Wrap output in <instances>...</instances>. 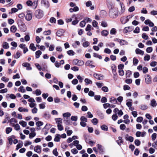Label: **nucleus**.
<instances>
[{
  "instance_id": "c9c22d12",
  "label": "nucleus",
  "mask_w": 157,
  "mask_h": 157,
  "mask_svg": "<svg viewBox=\"0 0 157 157\" xmlns=\"http://www.w3.org/2000/svg\"><path fill=\"white\" fill-rule=\"evenodd\" d=\"M12 128L10 127H8L6 129V133L7 134H9L12 131Z\"/></svg>"
},
{
  "instance_id": "4468645a",
  "label": "nucleus",
  "mask_w": 157,
  "mask_h": 157,
  "mask_svg": "<svg viewBox=\"0 0 157 157\" xmlns=\"http://www.w3.org/2000/svg\"><path fill=\"white\" fill-rule=\"evenodd\" d=\"M118 140H116V142L117 144L119 145H121V143H122L123 142V141L122 140V137L121 136L118 137Z\"/></svg>"
},
{
  "instance_id": "9b49d317",
  "label": "nucleus",
  "mask_w": 157,
  "mask_h": 157,
  "mask_svg": "<svg viewBox=\"0 0 157 157\" xmlns=\"http://www.w3.org/2000/svg\"><path fill=\"white\" fill-rule=\"evenodd\" d=\"M64 31L63 29H60L57 31L56 33V35L57 36L60 37L63 35Z\"/></svg>"
},
{
  "instance_id": "37998d69",
  "label": "nucleus",
  "mask_w": 157,
  "mask_h": 157,
  "mask_svg": "<svg viewBox=\"0 0 157 157\" xmlns=\"http://www.w3.org/2000/svg\"><path fill=\"white\" fill-rule=\"evenodd\" d=\"M153 49L151 47H149L147 48L146 50V51L147 52L150 53L152 51Z\"/></svg>"
},
{
  "instance_id": "338daca9",
  "label": "nucleus",
  "mask_w": 157,
  "mask_h": 157,
  "mask_svg": "<svg viewBox=\"0 0 157 157\" xmlns=\"http://www.w3.org/2000/svg\"><path fill=\"white\" fill-rule=\"evenodd\" d=\"M45 102H43L42 104H40L39 105V107L40 109H44L45 107Z\"/></svg>"
},
{
  "instance_id": "69168bd1",
  "label": "nucleus",
  "mask_w": 157,
  "mask_h": 157,
  "mask_svg": "<svg viewBox=\"0 0 157 157\" xmlns=\"http://www.w3.org/2000/svg\"><path fill=\"white\" fill-rule=\"evenodd\" d=\"M36 135V133H31L29 134V138L31 139L34 137Z\"/></svg>"
},
{
  "instance_id": "e433bc0d",
  "label": "nucleus",
  "mask_w": 157,
  "mask_h": 157,
  "mask_svg": "<svg viewBox=\"0 0 157 157\" xmlns=\"http://www.w3.org/2000/svg\"><path fill=\"white\" fill-rule=\"evenodd\" d=\"M118 118V117L117 116V113L113 114L112 116V119L114 121L117 120Z\"/></svg>"
},
{
  "instance_id": "6ab92c4d",
  "label": "nucleus",
  "mask_w": 157,
  "mask_h": 157,
  "mask_svg": "<svg viewBox=\"0 0 157 157\" xmlns=\"http://www.w3.org/2000/svg\"><path fill=\"white\" fill-rule=\"evenodd\" d=\"M101 34L103 36H106L109 34V32L106 30H103L102 31Z\"/></svg>"
},
{
  "instance_id": "603ef678",
  "label": "nucleus",
  "mask_w": 157,
  "mask_h": 157,
  "mask_svg": "<svg viewBox=\"0 0 157 157\" xmlns=\"http://www.w3.org/2000/svg\"><path fill=\"white\" fill-rule=\"evenodd\" d=\"M91 26L90 25H88L86 27V31H90L91 30Z\"/></svg>"
},
{
  "instance_id": "f3484780",
  "label": "nucleus",
  "mask_w": 157,
  "mask_h": 157,
  "mask_svg": "<svg viewBox=\"0 0 157 157\" xmlns=\"http://www.w3.org/2000/svg\"><path fill=\"white\" fill-rule=\"evenodd\" d=\"M29 48L34 51H36V48L34 46V44L33 43H31L30 44Z\"/></svg>"
},
{
  "instance_id": "3c124183",
  "label": "nucleus",
  "mask_w": 157,
  "mask_h": 157,
  "mask_svg": "<svg viewBox=\"0 0 157 157\" xmlns=\"http://www.w3.org/2000/svg\"><path fill=\"white\" fill-rule=\"evenodd\" d=\"M71 114L68 112L65 113L63 114V116L64 117H69L71 116Z\"/></svg>"
},
{
  "instance_id": "5701e85b",
  "label": "nucleus",
  "mask_w": 157,
  "mask_h": 157,
  "mask_svg": "<svg viewBox=\"0 0 157 157\" xmlns=\"http://www.w3.org/2000/svg\"><path fill=\"white\" fill-rule=\"evenodd\" d=\"M110 101L112 103L114 104L116 103L117 102L116 98H114L113 97H112L110 98Z\"/></svg>"
},
{
  "instance_id": "6e6d98bb",
  "label": "nucleus",
  "mask_w": 157,
  "mask_h": 157,
  "mask_svg": "<svg viewBox=\"0 0 157 157\" xmlns=\"http://www.w3.org/2000/svg\"><path fill=\"white\" fill-rule=\"evenodd\" d=\"M142 70L144 74H146L148 72V69L146 67H144Z\"/></svg>"
},
{
  "instance_id": "c756f323",
  "label": "nucleus",
  "mask_w": 157,
  "mask_h": 157,
  "mask_svg": "<svg viewBox=\"0 0 157 157\" xmlns=\"http://www.w3.org/2000/svg\"><path fill=\"white\" fill-rule=\"evenodd\" d=\"M91 122L94 125H96L98 123V119L96 118H94L91 120Z\"/></svg>"
},
{
  "instance_id": "f8f14e48",
  "label": "nucleus",
  "mask_w": 157,
  "mask_h": 157,
  "mask_svg": "<svg viewBox=\"0 0 157 157\" xmlns=\"http://www.w3.org/2000/svg\"><path fill=\"white\" fill-rule=\"evenodd\" d=\"M136 53V54H140L142 56L144 55V52L139 48H136L135 51Z\"/></svg>"
},
{
  "instance_id": "cd10ccee",
  "label": "nucleus",
  "mask_w": 157,
  "mask_h": 157,
  "mask_svg": "<svg viewBox=\"0 0 157 157\" xmlns=\"http://www.w3.org/2000/svg\"><path fill=\"white\" fill-rule=\"evenodd\" d=\"M101 128L102 130L104 131H107L108 130V127L105 124L101 125Z\"/></svg>"
},
{
  "instance_id": "a878e982",
  "label": "nucleus",
  "mask_w": 157,
  "mask_h": 157,
  "mask_svg": "<svg viewBox=\"0 0 157 157\" xmlns=\"http://www.w3.org/2000/svg\"><path fill=\"white\" fill-rule=\"evenodd\" d=\"M120 44L121 45L127 44L128 42L124 40H120Z\"/></svg>"
},
{
  "instance_id": "4be33fe9",
  "label": "nucleus",
  "mask_w": 157,
  "mask_h": 157,
  "mask_svg": "<svg viewBox=\"0 0 157 157\" xmlns=\"http://www.w3.org/2000/svg\"><path fill=\"white\" fill-rule=\"evenodd\" d=\"M55 120L57 125L59 124H61L62 123V119L60 118H56Z\"/></svg>"
},
{
  "instance_id": "7c9ffc66",
  "label": "nucleus",
  "mask_w": 157,
  "mask_h": 157,
  "mask_svg": "<svg viewBox=\"0 0 157 157\" xmlns=\"http://www.w3.org/2000/svg\"><path fill=\"white\" fill-rule=\"evenodd\" d=\"M19 124L21 125L23 127H25L26 126L27 123L25 121H20L19 123Z\"/></svg>"
},
{
  "instance_id": "a19ab883",
  "label": "nucleus",
  "mask_w": 157,
  "mask_h": 157,
  "mask_svg": "<svg viewBox=\"0 0 157 157\" xmlns=\"http://www.w3.org/2000/svg\"><path fill=\"white\" fill-rule=\"evenodd\" d=\"M51 32L50 30H49L47 31H44L43 32V34L45 35H48L51 33Z\"/></svg>"
},
{
  "instance_id": "473e14b6",
  "label": "nucleus",
  "mask_w": 157,
  "mask_h": 157,
  "mask_svg": "<svg viewBox=\"0 0 157 157\" xmlns=\"http://www.w3.org/2000/svg\"><path fill=\"white\" fill-rule=\"evenodd\" d=\"M84 81L87 84H91L92 83V81L91 80L87 78H85V79Z\"/></svg>"
},
{
  "instance_id": "09e8293b",
  "label": "nucleus",
  "mask_w": 157,
  "mask_h": 157,
  "mask_svg": "<svg viewBox=\"0 0 157 157\" xmlns=\"http://www.w3.org/2000/svg\"><path fill=\"white\" fill-rule=\"evenodd\" d=\"M35 93L36 95L38 96L40 95L41 94V92L40 90L37 89L36 90Z\"/></svg>"
},
{
  "instance_id": "bf43d9fd",
  "label": "nucleus",
  "mask_w": 157,
  "mask_h": 157,
  "mask_svg": "<svg viewBox=\"0 0 157 157\" xmlns=\"http://www.w3.org/2000/svg\"><path fill=\"white\" fill-rule=\"evenodd\" d=\"M18 10L16 8H12L11 9V12H10L9 13L10 14V13H13L16 12L18 11Z\"/></svg>"
},
{
  "instance_id": "dca6fc26",
  "label": "nucleus",
  "mask_w": 157,
  "mask_h": 157,
  "mask_svg": "<svg viewBox=\"0 0 157 157\" xmlns=\"http://www.w3.org/2000/svg\"><path fill=\"white\" fill-rule=\"evenodd\" d=\"M50 117V115L48 112L45 113L43 117L47 119H49Z\"/></svg>"
},
{
  "instance_id": "8fccbe9b",
  "label": "nucleus",
  "mask_w": 157,
  "mask_h": 157,
  "mask_svg": "<svg viewBox=\"0 0 157 157\" xmlns=\"http://www.w3.org/2000/svg\"><path fill=\"white\" fill-rule=\"evenodd\" d=\"M150 65L151 67H155L157 65V62L155 61L151 62L150 63Z\"/></svg>"
},
{
  "instance_id": "f03ea898",
  "label": "nucleus",
  "mask_w": 157,
  "mask_h": 157,
  "mask_svg": "<svg viewBox=\"0 0 157 157\" xmlns=\"http://www.w3.org/2000/svg\"><path fill=\"white\" fill-rule=\"evenodd\" d=\"M35 15L37 18H40L43 16V12L40 10H38L36 11Z\"/></svg>"
},
{
  "instance_id": "bb28decb",
  "label": "nucleus",
  "mask_w": 157,
  "mask_h": 157,
  "mask_svg": "<svg viewBox=\"0 0 157 157\" xmlns=\"http://www.w3.org/2000/svg\"><path fill=\"white\" fill-rule=\"evenodd\" d=\"M132 30L131 29H130V27H127L124 28V31L125 33H126L128 32H130Z\"/></svg>"
},
{
  "instance_id": "774afa93",
  "label": "nucleus",
  "mask_w": 157,
  "mask_h": 157,
  "mask_svg": "<svg viewBox=\"0 0 157 157\" xmlns=\"http://www.w3.org/2000/svg\"><path fill=\"white\" fill-rule=\"evenodd\" d=\"M101 90L105 92H107L108 91V89L106 86H103L102 87Z\"/></svg>"
},
{
  "instance_id": "393cba45",
  "label": "nucleus",
  "mask_w": 157,
  "mask_h": 157,
  "mask_svg": "<svg viewBox=\"0 0 157 157\" xmlns=\"http://www.w3.org/2000/svg\"><path fill=\"white\" fill-rule=\"evenodd\" d=\"M3 47L5 49H8L9 48L8 43L6 42L3 43Z\"/></svg>"
},
{
  "instance_id": "5fc2aeb1",
  "label": "nucleus",
  "mask_w": 157,
  "mask_h": 157,
  "mask_svg": "<svg viewBox=\"0 0 157 157\" xmlns=\"http://www.w3.org/2000/svg\"><path fill=\"white\" fill-rule=\"evenodd\" d=\"M90 44L89 43L88 41H86L83 43L82 45L83 47H87L89 46Z\"/></svg>"
},
{
  "instance_id": "a18cd8bd",
  "label": "nucleus",
  "mask_w": 157,
  "mask_h": 157,
  "mask_svg": "<svg viewBox=\"0 0 157 157\" xmlns=\"http://www.w3.org/2000/svg\"><path fill=\"white\" fill-rule=\"evenodd\" d=\"M134 143L137 146H139L140 144V141L139 140H135Z\"/></svg>"
},
{
  "instance_id": "e2e57ef3",
  "label": "nucleus",
  "mask_w": 157,
  "mask_h": 157,
  "mask_svg": "<svg viewBox=\"0 0 157 157\" xmlns=\"http://www.w3.org/2000/svg\"><path fill=\"white\" fill-rule=\"evenodd\" d=\"M86 25V22L85 21H81L80 23V26L82 27L85 26Z\"/></svg>"
},
{
  "instance_id": "4c0bfd02",
  "label": "nucleus",
  "mask_w": 157,
  "mask_h": 157,
  "mask_svg": "<svg viewBox=\"0 0 157 157\" xmlns=\"http://www.w3.org/2000/svg\"><path fill=\"white\" fill-rule=\"evenodd\" d=\"M92 25L94 27L98 28V22L95 20H94L92 22Z\"/></svg>"
},
{
  "instance_id": "9d476101",
  "label": "nucleus",
  "mask_w": 157,
  "mask_h": 157,
  "mask_svg": "<svg viewBox=\"0 0 157 157\" xmlns=\"http://www.w3.org/2000/svg\"><path fill=\"white\" fill-rule=\"evenodd\" d=\"M20 29L23 32H24L26 31V27L25 23L23 22L22 23L21 26L20 27Z\"/></svg>"
},
{
  "instance_id": "c03bdc74",
  "label": "nucleus",
  "mask_w": 157,
  "mask_h": 157,
  "mask_svg": "<svg viewBox=\"0 0 157 157\" xmlns=\"http://www.w3.org/2000/svg\"><path fill=\"white\" fill-rule=\"evenodd\" d=\"M142 37L145 40H147L148 38V36L146 35L145 33H143L142 34Z\"/></svg>"
},
{
  "instance_id": "423d86ee",
  "label": "nucleus",
  "mask_w": 157,
  "mask_h": 157,
  "mask_svg": "<svg viewBox=\"0 0 157 157\" xmlns=\"http://www.w3.org/2000/svg\"><path fill=\"white\" fill-rule=\"evenodd\" d=\"M93 76L95 78L98 80L103 79L104 78V76L103 75L97 73L94 74H93Z\"/></svg>"
},
{
  "instance_id": "79ce46f5",
  "label": "nucleus",
  "mask_w": 157,
  "mask_h": 157,
  "mask_svg": "<svg viewBox=\"0 0 157 157\" xmlns=\"http://www.w3.org/2000/svg\"><path fill=\"white\" fill-rule=\"evenodd\" d=\"M52 153L55 156H57L58 155V152L57 151V149L56 148H55L53 150Z\"/></svg>"
},
{
  "instance_id": "a211bd4d",
  "label": "nucleus",
  "mask_w": 157,
  "mask_h": 157,
  "mask_svg": "<svg viewBox=\"0 0 157 157\" xmlns=\"http://www.w3.org/2000/svg\"><path fill=\"white\" fill-rule=\"evenodd\" d=\"M42 52L40 50H38L35 52L36 57V58H39Z\"/></svg>"
},
{
  "instance_id": "1a4fd4ad",
  "label": "nucleus",
  "mask_w": 157,
  "mask_h": 157,
  "mask_svg": "<svg viewBox=\"0 0 157 157\" xmlns=\"http://www.w3.org/2000/svg\"><path fill=\"white\" fill-rule=\"evenodd\" d=\"M125 139L126 140H128L130 142H132L133 141L134 138L132 136H128V134L125 135Z\"/></svg>"
},
{
  "instance_id": "39448f33",
  "label": "nucleus",
  "mask_w": 157,
  "mask_h": 157,
  "mask_svg": "<svg viewBox=\"0 0 157 157\" xmlns=\"http://www.w3.org/2000/svg\"><path fill=\"white\" fill-rule=\"evenodd\" d=\"M145 82L147 84H150L151 82V78L148 75H145Z\"/></svg>"
},
{
  "instance_id": "ea45409f",
  "label": "nucleus",
  "mask_w": 157,
  "mask_h": 157,
  "mask_svg": "<svg viewBox=\"0 0 157 157\" xmlns=\"http://www.w3.org/2000/svg\"><path fill=\"white\" fill-rule=\"evenodd\" d=\"M110 33L111 35H115L116 33V29L115 28H112L111 30Z\"/></svg>"
},
{
  "instance_id": "49530a36",
  "label": "nucleus",
  "mask_w": 157,
  "mask_h": 157,
  "mask_svg": "<svg viewBox=\"0 0 157 157\" xmlns=\"http://www.w3.org/2000/svg\"><path fill=\"white\" fill-rule=\"evenodd\" d=\"M36 124L37 127H39L42 125L43 124V123L41 121H38L36 123Z\"/></svg>"
},
{
  "instance_id": "6e6552de",
  "label": "nucleus",
  "mask_w": 157,
  "mask_h": 157,
  "mask_svg": "<svg viewBox=\"0 0 157 157\" xmlns=\"http://www.w3.org/2000/svg\"><path fill=\"white\" fill-rule=\"evenodd\" d=\"M41 146L37 145L35 146L34 148V151L38 153H40L41 152Z\"/></svg>"
},
{
  "instance_id": "2f4dec72",
  "label": "nucleus",
  "mask_w": 157,
  "mask_h": 157,
  "mask_svg": "<svg viewBox=\"0 0 157 157\" xmlns=\"http://www.w3.org/2000/svg\"><path fill=\"white\" fill-rule=\"evenodd\" d=\"M147 108V106L145 105H140V109L142 110H145Z\"/></svg>"
},
{
  "instance_id": "680f3d73",
  "label": "nucleus",
  "mask_w": 157,
  "mask_h": 157,
  "mask_svg": "<svg viewBox=\"0 0 157 157\" xmlns=\"http://www.w3.org/2000/svg\"><path fill=\"white\" fill-rule=\"evenodd\" d=\"M104 52L105 53H106L110 54L111 52V51L110 49L108 48H106L104 49Z\"/></svg>"
},
{
  "instance_id": "de8ad7c7",
  "label": "nucleus",
  "mask_w": 157,
  "mask_h": 157,
  "mask_svg": "<svg viewBox=\"0 0 157 157\" xmlns=\"http://www.w3.org/2000/svg\"><path fill=\"white\" fill-rule=\"evenodd\" d=\"M56 21V19L54 17H51L50 19V22L51 23H55Z\"/></svg>"
},
{
  "instance_id": "f257e3e1",
  "label": "nucleus",
  "mask_w": 157,
  "mask_h": 157,
  "mask_svg": "<svg viewBox=\"0 0 157 157\" xmlns=\"http://www.w3.org/2000/svg\"><path fill=\"white\" fill-rule=\"evenodd\" d=\"M10 122L12 125V126L14 127L15 130L17 131L20 129V126L18 124H17L15 125L14 123H13V122H15V123L17 122V121L14 118H11L10 120Z\"/></svg>"
},
{
  "instance_id": "20e7f679",
  "label": "nucleus",
  "mask_w": 157,
  "mask_h": 157,
  "mask_svg": "<svg viewBox=\"0 0 157 157\" xmlns=\"http://www.w3.org/2000/svg\"><path fill=\"white\" fill-rule=\"evenodd\" d=\"M41 6L45 8H48L49 6L48 2L47 0H42L41 2Z\"/></svg>"
},
{
  "instance_id": "b1692460",
  "label": "nucleus",
  "mask_w": 157,
  "mask_h": 157,
  "mask_svg": "<svg viewBox=\"0 0 157 157\" xmlns=\"http://www.w3.org/2000/svg\"><path fill=\"white\" fill-rule=\"evenodd\" d=\"M18 110L20 112H28V110L27 109L25 108H23L22 107H20L18 109Z\"/></svg>"
},
{
  "instance_id": "864d4df0",
  "label": "nucleus",
  "mask_w": 157,
  "mask_h": 157,
  "mask_svg": "<svg viewBox=\"0 0 157 157\" xmlns=\"http://www.w3.org/2000/svg\"><path fill=\"white\" fill-rule=\"evenodd\" d=\"M131 74V72L129 70L127 71L126 73V77H129Z\"/></svg>"
},
{
  "instance_id": "f704fd0d",
  "label": "nucleus",
  "mask_w": 157,
  "mask_h": 157,
  "mask_svg": "<svg viewBox=\"0 0 157 157\" xmlns=\"http://www.w3.org/2000/svg\"><path fill=\"white\" fill-rule=\"evenodd\" d=\"M67 53L68 55L70 56H73L75 53L72 50H70L67 51Z\"/></svg>"
},
{
  "instance_id": "7ed1b4c3",
  "label": "nucleus",
  "mask_w": 157,
  "mask_h": 157,
  "mask_svg": "<svg viewBox=\"0 0 157 157\" xmlns=\"http://www.w3.org/2000/svg\"><path fill=\"white\" fill-rule=\"evenodd\" d=\"M117 14V11L116 10L111 9L110 10L109 12V16L112 17H115Z\"/></svg>"
},
{
  "instance_id": "ddd939ff",
  "label": "nucleus",
  "mask_w": 157,
  "mask_h": 157,
  "mask_svg": "<svg viewBox=\"0 0 157 157\" xmlns=\"http://www.w3.org/2000/svg\"><path fill=\"white\" fill-rule=\"evenodd\" d=\"M26 19L28 21H30L32 18V14H27L25 17Z\"/></svg>"
},
{
  "instance_id": "412c9836",
  "label": "nucleus",
  "mask_w": 157,
  "mask_h": 157,
  "mask_svg": "<svg viewBox=\"0 0 157 157\" xmlns=\"http://www.w3.org/2000/svg\"><path fill=\"white\" fill-rule=\"evenodd\" d=\"M17 29L16 26L15 25L12 26L10 29V31L13 33H14L17 30Z\"/></svg>"
},
{
  "instance_id": "c85d7f7f",
  "label": "nucleus",
  "mask_w": 157,
  "mask_h": 157,
  "mask_svg": "<svg viewBox=\"0 0 157 157\" xmlns=\"http://www.w3.org/2000/svg\"><path fill=\"white\" fill-rule=\"evenodd\" d=\"M18 91L22 93H25V90L23 86H21L18 89Z\"/></svg>"
},
{
  "instance_id": "2eb2a0df",
  "label": "nucleus",
  "mask_w": 157,
  "mask_h": 157,
  "mask_svg": "<svg viewBox=\"0 0 157 157\" xmlns=\"http://www.w3.org/2000/svg\"><path fill=\"white\" fill-rule=\"evenodd\" d=\"M151 106L153 107H155L157 105L156 101L154 99H153L151 101Z\"/></svg>"
},
{
  "instance_id": "4d7b16f0",
  "label": "nucleus",
  "mask_w": 157,
  "mask_h": 157,
  "mask_svg": "<svg viewBox=\"0 0 157 157\" xmlns=\"http://www.w3.org/2000/svg\"><path fill=\"white\" fill-rule=\"evenodd\" d=\"M120 128L122 130H124L126 128V126L124 124H121L120 125Z\"/></svg>"
},
{
  "instance_id": "aec40b11",
  "label": "nucleus",
  "mask_w": 157,
  "mask_h": 157,
  "mask_svg": "<svg viewBox=\"0 0 157 157\" xmlns=\"http://www.w3.org/2000/svg\"><path fill=\"white\" fill-rule=\"evenodd\" d=\"M60 135L59 134H57L56 135V136L54 139V140L56 142H59L60 140Z\"/></svg>"
},
{
  "instance_id": "58836bf2",
  "label": "nucleus",
  "mask_w": 157,
  "mask_h": 157,
  "mask_svg": "<svg viewBox=\"0 0 157 157\" xmlns=\"http://www.w3.org/2000/svg\"><path fill=\"white\" fill-rule=\"evenodd\" d=\"M21 53L19 51H17L14 56V58L16 59L19 58L21 56Z\"/></svg>"
},
{
  "instance_id": "72a5a7b5",
  "label": "nucleus",
  "mask_w": 157,
  "mask_h": 157,
  "mask_svg": "<svg viewBox=\"0 0 157 157\" xmlns=\"http://www.w3.org/2000/svg\"><path fill=\"white\" fill-rule=\"evenodd\" d=\"M138 60L136 58H134L133 59V65L136 66L138 64Z\"/></svg>"
},
{
  "instance_id": "0e129e2a",
  "label": "nucleus",
  "mask_w": 157,
  "mask_h": 157,
  "mask_svg": "<svg viewBox=\"0 0 157 157\" xmlns=\"http://www.w3.org/2000/svg\"><path fill=\"white\" fill-rule=\"evenodd\" d=\"M57 127L59 131H62L63 129V126L61 124H59L57 125Z\"/></svg>"
},
{
  "instance_id": "13d9d810",
  "label": "nucleus",
  "mask_w": 157,
  "mask_h": 157,
  "mask_svg": "<svg viewBox=\"0 0 157 157\" xmlns=\"http://www.w3.org/2000/svg\"><path fill=\"white\" fill-rule=\"evenodd\" d=\"M80 120L81 121H85V122L87 121V119L84 116H82L81 117Z\"/></svg>"
},
{
  "instance_id": "052dcab7",
  "label": "nucleus",
  "mask_w": 157,
  "mask_h": 157,
  "mask_svg": "<svg viewBox=\"0 0 157 157\" xmlns=\"http://www.w3.org/2000/svg\"><path fill=\"white\" fill-rule=\"evenodd\" d=\"M150 56L147 55L144 57V61H148L150 59Z\"/></svg>"
},
{
  "instance_id": "0eeeda50",
  "label": "nucleus",
  "mask_w": 157,
  "mask_h": 157,
  "mask_svg": "<svg viewBox=\"0 0 157 157\" xmlns=\"http://www.w3.org/2000/svg\"><path fill=\"white\" fill-rule=\"evenodd\" d=\"M93 64V61L91 60H88L85 63V65L86 66H90V67L93 68L95 67V66L92 65Z\"/></svg>"
}]
</instances>
